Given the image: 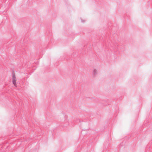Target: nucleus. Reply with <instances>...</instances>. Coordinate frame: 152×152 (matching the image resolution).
<instances>
[{
    "mask_svg": "<svg viewBox=\"0 0 152 152\" xmlns=\"http://www.w3.org/2000/svg\"><path fill=\"white\" fill-rule=\"evenodd\" d=\"M16 78L15 74L14 73L12 75V82L14 85L15 86H16Z\"/></svg>",
    "mask_w": 152,
    "mask_h": 152,
    "instance_id": "obj_1",
    "label": "nucleus"
}]
</instances>
